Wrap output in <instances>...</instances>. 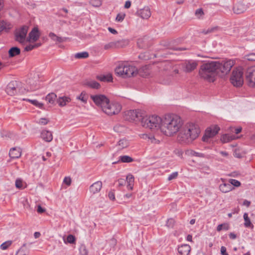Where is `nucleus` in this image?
Masks as SVG:
<instances>
[{"mask_svg":"<svg viewBox=\"0 0 255 255\" xmlns=\"http://www.w3.org/2000/svg\"><path fill=\"white\" fill-rule=\"evenodd\" d=\"M108 196L110 199L112 200H114L115 199V195L113 191H110Z\"/></svg>","mask_w":255,"mask_h":255,"instance_id":"nucleus-61","label":"nucleus"},{"mask_svg":"<svg viewBox=\"0 0 255 255\" xmlns=\"http://www.w3.org/2000/svg\"><path fill=\"white\" fill-rule=\"evenodd\" d=\"M89 57V53L87 52H82L77 53L75 55V57L77 59L86 58Z\"/></svg>","mask_w":255,"mask_h":255,"instance_id":"nucleus-38","label":"nucleus"},{"mask_svg":"<svg viewBox=\"0 0 255 255\" xmlns=\"http://www.w3.org/2000/svg\"><path fill=\"white\" fill-rule=\"evenodd\" d=\"M175 221L173 219H169L166 222V226L168 228H172L174 225Z\"/></svg>","mask_w":255,"mask_h":255,"instance_id":"nucleus-46","label":"nucleus"},{"mask_svg":"<svg viewBox=\"0 0 255 255\" xmlns=\"http://www.w3.org/2000/svg\"><path fill=\"white\" fill-rule=\"evenodd\" d=\"M119 185L120 186H122L125 185L126 181L124 179H120L118 180Z\"/></svg>","mask_w":255,"mask_h":255,"instance_id":"nucleus-62","label":"nucleus"},{"mask_svg":"<svg viewBox=\"0 0 255 255\" xmlns=\"http://www.w3.org/2000/svg\"><path fill=\"white\" fill-rule=\"evenodd\" d=\"M102 187V182L100 181H97L92 184L89 187L91 193L93 194L99 192Z\"/></svg>","mask_w":255,"mask_h":255,"instance_id":"nucleus-18","label":"nucleus"},{"mask_svg":"<svg viewBox=\"0 0 255 255\" xmlns=\"http://www.w3.org/2000/svg\"><path fill=\"white\" fill-rule=\"evenodd\" d=\"M235 139V136L234 135H230L228 134H225L221 136V141L224 142H228L231 140H232Z\"/></svg>","mask_w":255,"mask_h":255,"instance_id":"nucleus-33","label":"nucleus"},{"mask_svg":"<svg viewBox=\"0 0 255 255\" xmlns=\"http://www.w3.org/2000/svg\"><path fill=\"white\" fill-rule=\"evenodd\" d=\"M234 64V61L231 60L222 63L215 61L208 62L201 66L199 73L202 78L213 82L217 75L222 76L228 74Z\"/></svg>","mask_w":255,"mask_h":255,"instance_id":"nucleus-1","label":"nucleus"},{"mask_svg":"<svg viewBox=\"0 0 255 255\" xmlns=\"http://www.w3.org/2000/svg\"><path fill=\"white\" fill-rule=\"evenodd\" d=\"M40 34L37 27H34L32 30L29 32L28 37L27 38V41L28 42H35L37 41L39 38Z\"/></svg>","mask_w":255,"mask_h":255,"instance_id":"nucleus-16","label":"nucleus"},{"mask_svg":"<svg viewBox=\"0 0 255 255\" xmlns=\"http://www.w3.org/2000/svg\"><path fill=\"white\" fill-rule=\"evenodd\" d=\"M220 128L217 125L208 128L205 131L204 135L202 137V140L204 142H208L209 139L217 134Z\"/></svg>","mask_w":255,"mask_h":255,"instance_id":"nucleus-12","label":"nucleus"},{"mask_svg":"<svg viewBox=\"0 0 255 255\" xmlns=\"http://www.w3.org/2000/svg\"><path fill=\"white\" fill-rule=\"evenodd\" d=\"M19 83L16 81L10 82L6 86L5 91L10 96H14L17 94L19 88Z\"/></svg>","mask_w":255,"mask_h":255,"instance_id":"nucleus-13","label":"nucleus"},{"mask_svg":"<svg viewBox=\"0 0 255 255\" xmlns=\"http://www.w3.org/2000/svg\"><path fill=\"white\" fill-rule=\"evenodd\" d=\"M191 251V247L187 244L182 245L178 247V251L181 255H188Z\"/></svg>","mask_w":255,"mask_h":255,"instance_id":"nucleus-19","label":"nucleus"},{"mask_svg":"<svg viewBox=\"0 0 255 255\" xmlns=\"http://www.w3.org/2000/svg\"><path fill=\"white\" fill-rule=\"evenodd\" d=\"M219 189L222 192L227 193L234 189V188L231 185L229 182L228 183H224L220 184L219 186Z\"/></svg>","mask_w":255,"mask_h":255,"instance_id":"nucleus-24","label":"nucleus"},{"mask_svg":"<svg viewBox=\"0 0 255 255\" xmlns=\"http://www.w3.org/2000/svg\"><path fill=\"white\" fill-rule=\"evenodd\" d=\"M124 117L126 121L137 123L140 122L142 115L138 110H128L125 112Z\"/></svg>","mask_w":255,"mask_h":255,"instance_id":"nucleus-7","label":"nucleus"},{"mask_svg":"<svg viewBox=\"0 0 255 255\" xmlns=\"http://www.w3.org/2000/svg\"><path fill=\"white\" fill-rule=\"evenodd\" d=\"M189 152L190 155H191L192 156H197V157H202V158L205 157V154L202 153L197 152L193 150H191L189 151Z\"/></svg>","mask_w":255,"mask_h":255,"instance_id":"nucleus-41","label":"nucleus"},{"mask_svg":"<svg viewBox=\"0 0 255 255\" xmlns=\"http://www.w3.org/2000/svg\"><path fill=\"white\" fill-rule=\"evenodd\" d=\"M137 70L135 66L122 64L115 69V73L123 78H127L134 76Z\"/></svg>","mask_w":255,"mask_h":255,"instance_id":"nucleus-5","label":"nucleus"},{"mask_svg":"<svg viewBox=\"0 0 255 255\" xmlns=\"http://www.w3.org/2000/svg\"><path fill=\"white\" fill-rule=\"evenodd\" d=\"M244 220H245V223H244L245 226L246 227H252V228H253L254 227V226L252 224V223L250 221V219L248 217L247 213H245L244 214Z\"/></svg>","mask_w":255,"mask_h":255,"instance_id":"nucleus-36","label":"nucleus"},{"mask_svg":"<svg viewBox=\"0 0 255 255\" xmlns=\"http://www.w3.org/2000/svg\"><path fill=\"white\" fill-rule=\"evenodd\" d=\"M183 124V121L179 116L173 114L167 115L162 119L160 130L165 135L172 136L179 132Z\"/></svg>","mask_w":255,"mask_h":255,"instance_id":"nucleus-2","label":"nucleus"},{"mask_svg":"<svg viewBox=\"0 0 255 255\" xmlns=\"http://www.w3.org/2000/svg\"><path fill=\"white\" fill-rule=\"evenodd\" d=\"M245 82L250 87L255 86V66L249 67L246 71Z\"/></svg>","mask_w":255,"mask_h":255,"instance_id":"nucleus-9","label":"nucleus"},{"mask_svg":"<svg viewBox=\"0 0 255 255\" xmlns=\"http://www.w3.org/2000/svg\"><path fill=\"white\" fill-rule=\"evenodd\" d=\"M249 7V5L248 4H245L242 2H238L234 5L233 10L234 13L239 14L246 11Z\"/></svg>","mask_w":255,"mask_h":255,"instance_id":"nucleus-15","label":"nucleus"},{"mask_svg":"<svg viewBox=\"0 0 255 255\" xmlns=\"http://www.w3.org/2000/svg\"><path fill=\"white\" fill-rule=\"evenodd\" d=\"M91 98L97 106L101 107L102 110L109 102V99L104 95H91Z\"/></svg>","mask_w":255,"mask_h":255,"instance_id":"nucleus-11","label":"nucleus"},{"mask_svg":"<svg viewBox=\"0 0 255 255\" xmlns=\"http://www.w3.org/2000/svg\"><path fill=\"white\" fill-rule=\"evenodd\" d=\"M23 101H28L29 102H30V103H31L32 104H33V105L40 108V109H42L43 108V104L42 103H39L38 101L36 100H30V99H22Z\"/></svg>","mask_w":255,"mask_h":255,"instance_id":"nucleus-34","label":"nucleus"},{"mask_svg":"<svg viewBox=\"0 0 255 255\" xmlns=\"http://www.w3.org/2000/svg\"><path fill=\"white\" fill-rule=\"evenodd\" d=\"M9 155L11 158H17L21 156L20 148L13 147L10 149Z\"/></svg>","mask_w":255,"mask_h":255,"instance_id":"nucleus-21","label":"nucleus"},{"mask_svg":"<svg viewBox=\"0 0 255 255\" xmlns=\"http://www.w3.org/2000/svg\"><path fill=\"white\" fill-rule=\"evenodd\" d=\"M124 128V127L121 125H116L114 127V129L116 132H121Z\"/></svg>","mask_w":255,"mask_h":255,"instance_id":"nucleus-50","label":"nucleus"},{"mask_svg":"<svg viewBox=\"0 0 255 255\" xmlns=\"http://www.w3.org/2000/svg\"><path fill=\"white\" fill-rule=\"evenodd\" d=\"M79 251L81 255H87L88 253L86 246L84 245H82L80 247Z\"/></svg>","mask_w":255,"mask_h":255,"instance_id":"nucleus-44","label":"nucleus"},{"mask_svg":"<svg viewBox=\"0 0 255 255\" xmlns=\"http://www.w3.org/2000/svg\"><path fill=\"white\" fill-rule=\"evenodd\" d=\"M126 179L128 182L127 188L128 190H131L133 186L134 177L132 175L129 174L127 176Z\"/></svg>","mask_w":255,"mask_h":255,"instance_id":"nucleus-28","label":"nucleus"},{"mask_svg":"<svg viewBox=\"0 0 255 255\" xmlns=\"http://www.w3.org/2000/svg\"><path fill=\"white\" fill-rule=\"evenodd\" d=\"M137 14L143 19H147L151 16V11L148 6H145L142 9L137 10Z\"/></svg>","mask_w":255,"mask_h":255,"instance_id":"nucleus-17","label":"nucleus"},{"mask_svg":"<svg viewBox=\"0 0 255 255\" xmlns=\"http://www.w3.org/2000/svg\"><path fill=\"white\" fill-rule=\"evenodd\" d=\"M11 241H6L0 245V248L3 250H6L11 245Z\"/></svg>","mask_w":255,"mask_h":255,"instance_id":"nucleus-45","label":"nucleus"},{"mask_svg":"<svg viewBox=\"0 0 255 255\" xmlns=\"http://www.w3.org/2000/svg\"><path fill=\"white\" fill-rule=\"evenodd\" d=\"M48 120L45 118H41L40 119L38 123L42 125H45L48 123Z\"/></svg>","mask_w":255,"mask_h":255,"instance_id":"nucleus-57","label":"nucleus"},{"mask_svg":"<svg viewBox=\"0 0 255 255\" xmlns=\"http://www.w3.org/2000/svg\"><path fill=\"white\" fill-rule=\"evenodd\" d=\"M145 40L144 38L138 39L137 42V44L139 48H145L146 45L145 43Z\"/></svg>","mask_w":255,"mask_h":255,"instance_id":"nucleus-40","label":"nucleus"},{"mask_svg":"<svg viewBox=\"0 0 255 255\" xmlns=\"http://www.w3.org/2000/svg\"><path fill=\"white\" fill-rule=\"evenodd\" d=\"M49 37L54 41L59 43L63 42L65 40V38L58 36L55 33L52 32L49 33Z\"/></svg>","mask_w":255,"mask_h":255,"instance_id":"nucleus-30","label":"nucleus"},{"mask_svg":"<svg viewBox=\"0 0 255 255\" xmlns=\"http://www.w3.org/2000/svg\"><path fill=\"white\" fill-rule=\"evenodd\" d=\"M200 133V129L197 125L187 123L182 126L177 140L181 144H189L199 136Z\"/></svg>","mask_w":255,"mask_h":255,"instance_id":"nucleus-3","label":"nucleus"},{"mask_svg":"<svg viewBox=\"0 0 255 255\" xmlns=\"http://www.w3.org/2000/svg\"><path fill=\"white\" fill-rule=\"evenodd\" d=\"M75 237L72 235H69L67 237V241L69 243L73 244L75 243Z\"/></svg>","mask_w":255,"mask_h":255,"instance_id":"nucleus-49","label":"nucleus"},{"mask_svg":"<svg viewBox=\"0 0 255 255\" xmlns=\"http://www.w3.org/2000/svg\"><path fill=\"white\" fill-rule=\"evenodd\" d=\"M229 225L227 223H224L219 225L217 227V231L220 232L222 230L227 231L229 229Z\"/></svg>","mask_w":255,"mask_h":255,"instance_id":"nucleus-39","label":"nucleus"},{"mask_svg":"<svg viewBox=\"0 0 255 255\" xmlns=\"http://www.w3.org/2000/svg\"><path fill=\"white\" fill-rule=\"evenodd\" d=\"M129 142L128 139L125 138L121 139L117 144V146L119 147V149H122L123 148H126L129 146Z\"/></svg>","mask_w":255,"mask_h":255,"instance_id":"nucleus-27","label":"nucleus"},{"mask_svg":"<svg viewBox=\"0 0 255 255\" xmlns=\"http://www.w3.org/2000/svg\"><path fill=\"white\" fill-rule=\"evenodd\" d=\"M63 182L68 186H70L71 183V179L69 177H65L64 179Z\"/></svg>","mask_w":255,"mask_h":255,"instance_id":"nucleus-53","label":"nucleus"},{"mask_svg":"<svg viewBox=\"0 0 255 255\" xmlns=\"http://www.w3.org/2000/svg\"><path fill=\"white\" fill-rule=\"evenodd\" d=\"M121 109L122 107L119 103H110L109 101L108 104L103 108L102 111L107 115L112 116L118 114Z\"/></svg>","mask_w":255,"mask_h":255,"instance_id":"nucleus-8","label":"nucleus"},{"mask_svg":"<svg viewBox=\"0 0 255 255\" xmlns=\"http://www.w3.org/2000/svg\"><path fill=\"white\" fill-rule=\"evenodd\" d=\"M141 137L144 139L147 140L151 143L159 144L160 143V140L155 138V136L152 134H142L141 135Z\"/></svg>","mask_w":255,"mask_h":255,"instance_id":"nucleus-20","label":"nucleus"},{"mask_svg":"<svg viewBox=\"0 0 255 255\" xmlns=\"http://www.w3.org/2000/svg\"><path fill=\"white\" fill-rule=\"evenodd\" d=\"M221 254L222 255H229L226 252V248L224 246H222L221 248Z\"/></svg>","mask_w":255,"mask_h":255,"instance_id":"nucleus-58","label":"nucleus"},{"mask_svg":"<svg viewBox=\"0 0 255 255\" xmlns=\"http://www.w3.org/2000/svg\"><path fill=\"white\" fill-rule=\"evenodd\" d=\"M45 211V209L43 208L40 205L37 206V212L38 213H43Z\"/></svg>","mask_w":255,"mask_h":255,"instance_id":"nucleus-60","label":"nucleus"},{"mask_svg":"<svg viewBox=\"0 0 255 255\" xmlns=\"http://www.w3.org/2000/svg\"><path fill=\"white\" fill-rule=\"evenodd\" d=\"M121 42L120 41H116L111 42L108 44H106L104 46L105 50H109L110 49L116 48L120 46V43Z\"/></svg>","mask_w":255,"mask_h":255,"instance_id":"nucleus-25","label":"nucleus"},{"mask_svg":"<svg viewBox=\"0 0 255 255\" xmlns=\"http://www.w3.org/2000/svg\"><path fill=\"white\" fill-rule=\"evenodd\" d=\"M178 176V172H174L171 174L168 177V180H171L172 179H175Z\"/></svg>","mask_w":255,"mask_h":255,"instance_id":"nucleus-51","label":"nucleus"},{"mask_svg":"<svg viewBox=\"0 0 255 255\" xmlns=\"http://www.w3.org/2000/svg\"><path fill=\"white\" fill-rule=\"evenodd\" d=\"M234 129V132L236 133V134H238L241 131H242V128L241 127H239V128H233Z\"/></svg>","mask_w":255,"mask_h":255,"instance_id":"nucleus-64","label":"nucleus"},{"mask_svg":"<svg viewBox=\"0 0 255 255\" xmlns=\"http://www.w3.org/2000/svg\"><path fill=\"white\" fill-rule=\"evenodd\" d=\"M77 99L81 101L84 103H86L88 100V96L85 92L83 91L81 94L77 97Z\"/></svg>","mask_w":255,"mask_h":255,"instance_id":"nucleus-37","label":"nucleus"},{"mask_svg":"<svg viewBox=\"0 0 255 255\" xmlns=\"http://www.w3.org/2000/svg\"><path fill=\"white\" fill-rule=\"evenodd\" d=\"M243 74L244 72L241 68H237L233 71L230 80L234 86L240 87L243 85Z\"/></svg>","mask_w":255,"mask_h":255,"instance_id":"nucleus-6","label":"nucleus"},{"mask_svg":"<svg viewBox=\"0 0 255 255\" xmlns=\"http://www.w3.org/2000/svg\"><path fill=\"white\" fill-rule=\"evenodd\" d=\"M120 161L123 163H129L132 162L133 159L128 155H123L120 156Z\"/></svg>","mask_w":255,"mask_h":255,"instance_id":"nucleus-35","label":"nucleus"},{"mask_svg":"<svg viewBox=\"0 0 255 255\" xmlns=\"http://www.w3.org/2000/svg\"><path fill=\"white\" fill-rule=\"evenodd\" d=\"M108 30L112 33L114 34H117L118 33V32L116 30H115V29L112 28V27H108Z\"/></svg>","mask_w":255,"mask_h":255,"instance_id":"nucleus-63","label":"nucleus"},{"mask_svg":"<svg viewBox=\"0 0 255 255\" xmlns=\"http://www.w3.org/2000/svg\"><path fill=\"white\" fill-rule=\"evenodd\" d=\"M229 182L232 186L233 185L237 187L240 186L241 184L239 181L233 179H230L229 180Z\"/></svg>","mask_w":255,"mask_h":255,"instance_id":"nucleus-43","label":"nucleus"},{"mask_svg":"<svg viewBox=\"0 0 255 255\" xmlns=\"http://www.w3.org/2000/svg\"><path fill=\"white\" fill-rule=\"evenodd\" d=\"M198 65V62L193 60H188L183 64V71L186 73H190L194 70Z\"/></svg>","mask_w":255,"mask_h":255,"instance_id":"nucleus-14","label":"nucleus"},{"mask_svg":"<svg viewBox=\"0 0 255 255\" xmlns=\"http://www.w3.org/2000/svg\"><path fill=\"white\" fill-rule=\"evenodd\" d=\"M219 27L218 26H215L211 28H209L207 30H204L202 32L205 34H206L209 33L215 32L219 29Z\"/></svg>","mask_w":255,"mask_h":255,"instance_id":"nucleus-42","label":"nucleus"},{"mask_svg":"<svg viewBox=\"0 0 255 255\" xmlns=\"http://www.w3.org/2000/svg\"><path fill=\"white\" fill-rule=\"evenodd\" d=\"M70 102V99L67 97H59L57 100V103L60 107H63L65 106L67 103Z\"/></svg>","mask_w":255,"mask_h":255,"instance_id":"nucleus-29","label":"nucleus"},{"mask_svg":"<svg viewBox=\"0 0 255 255\" xmlns=\"http://www.w3.org/2000/svg\"><path fill=\"white\" fill-rule=\"evenodd\" d=\"M162 119L157 116H143L140 123L142 126L145 128L150 129H156L160 128L162 124Z\"/></svg>","mask_w":255,"mask_h":255,"instance_id":"nucleus-4","label":"nucleus"},{"mask_svg":"<svg viewBox=\"0 0 255 255\" xmlns=\"http://www.w3.org/2000/svg\"><path fill=\"white\" fill-rule=\"evenodd\" d=\"M15 186L17 188H21L22 187V182L20 179H16L15 181Z\"/></svg>","mask_w":255,"mask_h":255,"instance_id":"nucleus-52","label":"nucleus"},{"mask_svg":"<svg viewBox=\"0 0 255 255\" xmlns=\"http://www.w3.org/2000/svg\"><path fill=\"white\" fill-rule=\"evenodd\" d=\"M97 79L103 82H111L113 80V77L111 74H108L107 75L97 76Z\"/></svg>","mask_w":255,"mask_h":255,"instance_id":"nucleus-31","label":"nucleus"},{"mask_svg":"<svg viewBox=\"0 0 255 255\" xmlns=\"http://www.w3.org/2000/svg\"><path fill=\"white\" fill-rule=\"evenodd\" d=\"M125 14H121L120 13H119L116 17V20L117 21H122L124 20L125 18Z\"/></svg>","mask_w":255,"mask_h":255,"instance_id":"nucleus-55","label":"nucleus"},{"mask_svg":"<svg viewBox=\"0 0 255 255\" xmlns=\"http://www.w3.org/2000/svg\"><path fill=\"white\" fill-rule=\"evenodd\" d=\"M83 85L92 89H98L100 88V84L95 81H86L84 82Z\"/></svg>","mask_w":255,"mask_h":255,"instance_id":"nucleus-22","label":"nucleus"},{"mask_svg":"<svg viewBox=\"0 0 255 255\" xmlns=\"http://www.w3.org/2000/svg\"><path fill=\"white\" fill-rule=\"evenodd\" d=\"M28 30V27L26 25L16 29L14 32L15 40L20 43H23L25 42Z\"/></svg>","mask_w":255,"mask_h":255,"instance_id":"nucleus-10","label":"nucleus"},{"mask_svg":"<svg viewBox=\"0 0 255 255\" xmlns=\"http://www.w3.org/2000/svg\"><path fill=\"white\" fill-rule=\"evenodd\" d=\"M34 48V46L33 45H27L26 46L25 48H24V51H31L32 50V49H33Z\"/></svg>","mask_w":255,"mask_h":255,"instance_id":"nucleus-59","label":"nucleus"},{"mask_svg":"<svg viewBox=\"0 0 255 255\" xmlns=\"http://www.w3.org/2000/svg\"><path fill=\"white\" fill-rule=\"evenodd\" d=\"M41 137L45 141L50 142L53 139V136L51 131L44 130L41 133Z\"/></svg>","mask_w":255,"mask_h":255,"instance_id":"nucleus-23","label":"nucleus"},{"mask_svg":"<svg viewBox=\"0 0 255 255\" xmlns=\"http://www.w3.org/2000/svg\"><path fill=\"white\" fill-rule=\"evenodd\" d=\"M245 58L248 61H255V53H250L247 55Z\"/></svg>","mask_w":255,"mask_h":255,"instance_id":"nucleus-47","label":"nucleus"},{"mask_svg":"<svg viewBox=\"0 0 255 255\" xmlns=\"http://www.w3.org/2000/svg\"><path fill=\"white\" fill-rule=\"evenodd\" d=\"M195 14L197 17L200 18L204 14V13L202 8H198L195 11Z\"/></svg>","mask_w":255,"mask_h":255,"instance_id":"nucleus-48","label":"nucleus"},{"mask_svg":"<svg viewBox=\"0 0 255 255\" xmlns=\"http://www.w3.org/2000/svg\"><path fill=\"white\" fill-rule=\"evenodd\" d=\"M20 49L17 47H12L8 50V55L9 57H13L16 55H19Z\"/></svg>","mask_w":255,"mask_h":255,"instance_id":"nucleus-26","label":"nucleus"},{"mask_svg":"<svg viewBox=\"0 0 255 255\" xmlns=\"http://www.w3.org/2000/svg\"><path fill=\"white\" fill-rule=\"evenodd\" d=\"M57 96L55 94L53 93H51L50 94H48L45 100L48 102V103L51 104H54L56 99Z\"/></svg>","mask_w":255,"mask_h":255,"instance_id":"nucleus-32","label":"nucleus"},{"mask_svg":"<svg viewBox=\"0 0 255 255\" xmlns=\"http://www.w3.org/2000/svg\"><path fill=\"white\" fill-rule=\"evenodd\" d=\"M26 244H24L22 247L18 250L15 255H26V254L23 252V248L25 247Z\"/></svg>","mask_w":255,"mask_h":255,"instance_id":"nucleus-54","label":"nucleus"},{"mask_svg":"<svg viewBox=\"0 0 255 255\" xmlns=\"http://www.w3.org/2000/svg\"><path fill=\"white\" fill-rule=\"evenodd\" d=\"M6 28L5 22L3 20L0 21V32Z\"/></svg>","mask_w":255,"mask_h":255,"instance_id":"nucleus-56","label":"nucleus"}]
</instances>
